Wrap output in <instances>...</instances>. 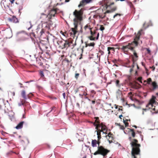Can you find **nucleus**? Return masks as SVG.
Instances as JSON below:
<instances>
[{
  "label": "nucleus",
  "mask_w": 158,
  "mask_h": 158,
  "mask_svg": "<svg viewBox=\"0 0 158 158\" xmlns=\"http://www.w3.org/2000/svg\"><path fill=\"white\" fill-rule=\"evenodd\" d=\"M83 9L81 8L79 10H75L73 12V15L75 17L73 19L74 26V27L72 28L71 30L70 31V34L72 36H75L78 31L77 30L78 24L79 21H81L83 19Z\"/></svg>",
  "instance_id": "1"
},
{
  "label": "nucleus",
  "mask_w": 158,
  "mask_h": 158,
  "mask_svg": "<svg viewBox=\"0 0 158 158\" xmlns=\"http://www.w3.org/2000/svg\"><path fill=\"white\" fill-rule=\"evenodd\" d=\"M93 0H82L78 5V7H83L87 4L89 3L92 2Z\"/></svg>",
  "instance_id": "9"
},
{
  "label": "nucleus",
  "mask_w": 158,
  "mask_h": 158,
  "mask_svg": "<svg viewBox=\"0 0 158 158\" xmlns=\"http://www.w3.org/2000/svg\"><path fill=\"white\" fill-rule=\"evenodd\" d=\"M97 141L96 140H92L91 145L93 147H97Z\"/></svg>",
  "instance_id": "17"
},
{
  "label": "nucleus",
  "mask_w": 158,
  "mask_h": 158,
  "mask_svg": "<svg viewBox=\"0 0 158 158\" xmlns=\"http://www.w3.org/2000/svg\"><path fill=\"white\" fill-rule=\"evenodd\" d=\"M94 124H101V123H100V122H99V118L98 117H97L96 118V119L95 120V123H94Z\"/></svg>",
  "instance_id": "26"
},
{
  "label": "nucleus",
  "mask_w": 158,
  "mask_h": 158,
  "mask_svg": "<svg viewBox=\"0 0 158 158\" xmlns=\"http://www.w3.org/2000/svg\"><path fill=\"white\" fill-rule=\"evenodd\" d=\"M131 63V61L130 60H127V61L126 62L125 64L127 65L126 66L127 67H130V65H129Z\"/></svg>",
  "instance_id": "29"
},
{
  "label": "nucleus",
  "mask_w": 158,
  "mask_h": 158,
  "mask_svg": "<svg viewBox=\"0 0 158 158\" xmlns=\"http://www.w3.org/2000/svg\"><path fill=\"white\" fill-rule=\"evenodd\" d=\"M94 126H96V129L98 130L97 131V135H101V132H102L103 133L107 134V128L106 126L102 123L101 124H94Z\"/></svg>",
  "instance_id": "4"
},
{
  "label": "nucleus",
  "mask_w": 158,
  "mask_h": 158,
  "mask_svg": "<svg viewBox=\"0 0 158 158\" xmlns=\"http://www.w3.org/2000/svg\"><path fill=\"white\" fill-rule=\"evenodd\" d=\"M32 27V25H31L30 27L28 28V29L29 30L30 29H31V28Z\"/></svg>",
  "instance_id": "61"
},
{
  "label": "nucleus",
  "mask_w": 158,
  "mask_h": 158,
  "mask_svg": "<svg viewBox=\"0 0 158 158\" xmlns=\"http://www.w3.org/2000/svg\"><path fill=\"white\" fill-rule=\"evenodd\" d=\"M110 152L109 150L105 148L103 146H98L97 150L94 153V155H100L104 157H105Z\"/></svg>",
  "instance_id": "3"
},
{
  "label": "nucleus",
  "mask_w": 158,
  "mask_h": 158,
  "mask_svg": "<svg viewBox=\"0 0 158 158\" xmlns=\"http://www.w3.org/2000/svg\"><path fill=\"white\" fill-rule=\"evenodd\" d=\"M147 52L148 54H150L151 51L149 48H146Z\"/></svg>",
  "instance_id": "39"
},
{
  "label": "nucleus",
  "mask_w": 158,
  "mask_h": 158,
  "mask_svg": "<svg viewBox=\"0 0 158 158\" xmlns=\"http://www.w3.org/2000/svg\"><path fill=\"white\" fill-rule=\"evenodd\" d=\"M148 106V104L146 105V107H148L149 109H151V108L152 109L153 107V104H152V106Z\"/></svg>",
  "instance_id": "40"
},
{
  "label": "nucleus",
  "mask_w": 158,
  "mask_h": 158,
  "mask_svg": "<svg viewBox=\"0 0 158 158\" xmlns=\"http://www.w3.org/2000/svg\"><path fill=\"white\" fill-rule=\"evenodd\" d=\"M115 106H115V109H117L118 108V106H117L116 105H115Z\"/></svg>",
  "instance_id": "62"
},
{
  "label": "nucleus",
  "mask_w": 158,
  "mask_h": 158,
  "mask_svg": "<svg viewBox=\"0 0 158 158\" xmlns=\"http://www.w3.org/2000/svg\"><path fill=\"white\" fill-rule=\"evenodd\" d=\"M36 63L37 64L40 66H42L43 64V63L42 62L41 60L40 59H37Z\"/></svg>",
  "instance_id": "20"
},
{
  "label": "nucleus",
  "mask_w": 158,
  "mask_h": 158,
  "mask_svg": "<svg viewBox=\"0 0 158 158\" xmlns=\"http://www.w3.org/2000/svg\"><path fill=\"white\" fill-rule=\"evenodd\" d=\"M110 50L113 51V52H115V48L113 47H108L107 48V51L108 52V54H110Z\"/></svg>",
  "instance_id": "19"
},
{
  "label": "nucleus",
  "mask_w": 158,
  "mask_h": 158,
  "mask_svg": "<svg viewBox=\"0 0 158 158\" xmlns=\"http://www.w3.org/2000/svg\"><path fill=\"white\" fill-rule=\"evenodd\" d=\"M36 35L34 33H32V34L35 38H36V36L38 37H40L44 33V29L40 28H37L36 29Z\"/></svg>",
  "instance_id": "8"
},
{
  "label": "nucleus",
  "mask_w": 158,
  "mask_h": 158,
  "mask_svg": "<svg viewBox=\"0 0 158 158\" xmlns=\"http://www.w3.org/2000/svg\"><path fill=\"white\" fill-rule=\"evenodd\" d=\"M143 110H144L145 111H146L147 110H148V109H143Z\"/></svg>",
  "instance_id": "59"
},
{
  "label": "nucleus",
  "mask_w": 158,
  "mask_h": 158,
  "mask_svg": "<svg viewBox=\"0 0 158 158\" xmlns=\"http://www.w3.org/2000/svg\"><path fill=\"white\" fill-rule=\"evenodd\" d=\"M123 122L125 124V127H127L128 126V123L127 122V121H128V120L126 119V120H124V119H123Z\"/></svg>",
  "instance_id": "31"
},
{
  "label": "nucleus",
  "mask_w": 158,
  "mask_h": 158,
  "mask_svg": "<svg viewBox=\"0 0 158 158\" xmlns=\"http://www.w3.org/2000/svg\"><path fill=\"white\" fill-rule=\"evenodd\" d=\"M81 29L80 30V32L82 33V27L81 26Z\"/></svg>",
  "instance_id": "56"
},
{
  "label": "nucleus",
  "mask_w": 158,
  "mask_h": 158,
  "mask_svg": "<svg viewBox=\"0 0 158 158\" xmlns=\"http://www.w3.org/2000/svg\"><path fill=\"white\" fill-rule=\"evenodd\" d=\"M151 85L152 86L151 88H150L151 90H154L158 88V85L156 81L152 82Z\"/></svg>",
  "instance_id": "12"
},
{
  "label": "nucleus",
  "mask_w": 158,
  "mask_h": 158,
  "mask_svg": "<svg viewBox=\"0 0 158 158\" xmlns=\"http://www.w3.org/2000/svg\"><path fill=\"white\" fill-rule=\"evenodd\" d=\"M15 0H10V1L11 2V3H12V4H13L14 3V2L15 1Z\"/></svg>",
  "instance_id": "53"
},
{
  "label": "nucleus",
  "mask_w": 158,
  "mask_h": 158,
  "mask_svg": "<svg viewBox=\"0 0 158 158\" xmlns=\"http://www.w3.org/2000/svg\"><path fill=\"white\" fill-rule=\"evenodd\" d=\"M89 26H88L87 25H86L85 26L84 28L85 29V30H86V29L87 28H89L90 29V27H89Z\"/></svg>",
  "instance_id": "36"
},
{
  "label": "nucleus",
  "mask_w": 158,
  "mask_h": 158,
  "mask_svg": "<svg viewBox=\"0 0 158 158\" xmlns=\"http://www.w3.org/2000/svg\"><path fill=\"white\" fill-rule=\"evenodd\" d=\"M80 75V74L79 73H75V78L77 80L78 78Z\"/></svg>",
  "instance_id": "33"
},
{
  "label": "nucleus",
  "mask_w": 158,
  "mask_h": 158,
  "mask_svg": "<svg viewBox=\"0 0 158 158\" xmlns=\"http://www.w3.org/2000/svg\"><path fill=\"white\" fill-rule=\"evenodd\" d=\"M40 75L41 76V77L43 78H44V73L43 71H40Z\"/></svg>",
  "instance_id": "28"
},
{
  "label": "nucleus",
  "mask_w": 158,
  "mask_h": 158,
  "mask_svg": "<svg viewBox=\"0 0 158 158\" xmlns=\"http://www.w3.org/2000/svg\"><path fill=\"white\" fill-rule=\"evenodd\" d=\"M152 79L151 78H149L147 79V81H144V82H147V83L148 84H150L151 82H152Z\"/></svg>",
  "instance_id": "24"
},
{
  "label": "nucleus",
  "mask_w": 158,
  "mask_h": 158,
  "mask_svg": "<svg viewBox=\"0 0 158 158\" xmlns=\"http://www.w3.org/2000/svg\"><path fill=\"white\" fill-rule=\"evenodd\" d=\"M150 68L152 69V71H154L155 69V67L154 66H153L152 67H150Z\"/></svg>",
  "instance_id": "38"
},
{
  "label": "nucleus",
  "mask_w": 158,
  "mask_h": 158,
  "mask_svg": "<svg viewBox=\"0 0 158 158\" xmlns=\"http://www.w3.org/2000/svg\"><path fill=\"white\" fill-rule=\"evenodd\" d=\"M116 9H117V7L116 6H115V7H114L112 8L110 10H111V12H113L115 11V10H116Z\"/></svg>",
  "instance_id": "34"
},
{
  "label": "nucleus",
  "mask_w": 158,
  "mask_h": 158,
  "mask_svg": "<svg viewBox=\"0 0 158 158\" xmlns=\"http://www.w3.org/2000/svg\"><path fill=\"white\" fill-rule=\"evenodd\" d=\"M59 42H60V43H62V42H63V41L61 40V41H59Z\"/></svg>",
  "instance_id": "63"
},
{
  "label": "nucleus",
  "mask_w": 158,
  "mask_h": 158,
  "mask_svg": "<svg viewBox=\"0 0 158 158\" xmlns=\"http://www.w3.org/2000/svg\"><path fill=\"white\" fill-rule=\"evenodd\" d=\"M114 2H112V3H111L110 4L107 5V6H111L114 5Z\"/></svg>",
  "instance_id": "43"
},
{
  "label": "nucleus",
  "mask_w": 158,
  "mask_h": 158,
  "mask_svg": "<svg viewBox=\"0 0 158 158\" xmlns=\"http://www.w3.org/2000/svg\"><path fill=\"white\" fill-rule=\"evenodd\" d=\"M121 15L120 14H116L114 16L113 18H114L115 17H116L117 16H120Z\"/></svg>",
  "instance_id": "37"
},
{
  "label": "nucleus",
  "mask_w": 158,
  "mask_h": 158,
  "mask_svg": "<svg viewBox=\"0 0 158 158\" xmlns=\"http://www.w3.org/2000/svg\"><path fill=\"white\" fill-rule=\"evenodd\" d=\"M82 87H83V86H81V87H79V88H78L77 89L76 91V93L78 91H79V89H80L81 88H82Z\"/></svg>",
  "instance_id": "51"
},
{
  "label": "nucleus",
  "mask_w": 158,
  "mask_h": 158,
  "mask_svg": "<svg viewBox=\"0 0 158 158\" xmlns=\"http://www.w3.org/2000/svg\"><path fill=\"white\" fill-rule=\"evenodd\" d=\"M130 130L131 131V135L132 136V137L133 138H134L135 137V133L134 131V129H130Z\"/></svg>",
  "instance_id": "21"
},
{
  "label": "nucleus",
  "mask_w": 158,
  "mask_h": 158,
  "mask_svg": "<svg viewBox=\"0 0 158 158\" xmlns=\"http://www.w3.org/2000/svg\"><path fill=\"white\" fill-rule=\"evenodd\" d=\"M111 12V10H107L106 11L105 13V14H106V13H110Z\"/></svg>",
  "instance_id": "48"
},
{
  "label": "nucleus",
  "mask_w": 158,
  "mask_h": 158,
  "mask_svg": "<svg viewBox=\"0 0 158 158\" xmlns=\"http://www.w3.org/2000/svg\"><path fill=\"white\" fill-rule=\"evenodd\" d=\"M87 95L88 94L85 92L83 94H80L79 95L81 98H84L85 99H87L89 101H90V99L87 96Z\"/></svg>",
  "instance_id": "14"
},
{
  "label": "nucleus",
  "mask_w": 158,
  "mask_h": 158,
  "mask_svg": "<svg viewBox=\"0 0 158 158\" xmlns=\"http://www.w3.org/2000/svg\"><path fill=\"white\" fill-rule=\"evenodd\" d=\"M96 102L97 104H100V100L99 99L97 100L96 101Z\"/></svg>",
  "instance_id": "47"
},
{
  "label": "nucleus",
  "mask_w": 158,
  "mask_h": 158,
  "mask_svg": "<svg viewBox=\"0 0 158 158\" xmlns=\"http://www.w3.org/2000/svg\"><path fill=\"white\" fill-rule=\"evenodd\" d=\"M21 95L23 99H27V97L26 95V92L24 90L22 91Z\"/></svg>",
  "instance_id": "18"
},
{
  "label": "nucleus",
  "mask_w": 158,
  "mask_h": 158,
  "mask_svg": "<svg viewBox=\"0 0 158 158\" xmlns=\"http://www.w3.org/2000/svg\"><path fill=\"white\" fill-rule=\"evenodd\" d=\"M155 98L156 97L155 96H152V98L150 100L147 106H152V104H154L155 102Z\"/></svg>",
  "instance_id": "15"
},
{
  "label": "nucleus",
  "mask_w": 158,
  "mask_h": 158,
  "mask_svg": "<svg viewBox=\"0 0 158 158\" xmlns=\"http://www.w3.org/2000/svg\"><path fill=\"white\" fill-rule=\"evenodd\" d=\"M91 102H92V103L93 104H95V102H95V99H94V100L92 101Z\"/></svg>",
  "instance_id": "49"
},
{
  "label": "nucleus",
  "mask_w": 158,
  "mask_h": 158,
  "mask_svg": "<svg viewBox=\"0 0 158 158\" xmlns=\"http://www.w3.org/2000/svg\"><path fill=\"white\" fill-rule=\"evenodd\" d=\"M4 105V102L2 99H0V109H1L2 106Z\"/></svg>",
  "instance_id": "30"
},
{
  "label": "nucleus",
  "mask_w": 158,
  "mask_h": 158,
  "mask_svg": "<svg viewBox=\"0 0 158 158\" xmlns=\"http://www.w3.org/2000/svg\"><path fill=\"white\" fill-rule=\"evenodd\" d=\"M132 94V93L131 92H130L128 93V94L129 95H131Z\"/></svg>",
  "instance_id": "58"
},
{
  "label": "nucleus",
  "mask_w": 158,
  "mask_h": 158,
  "mask_svg": "<svg viewBox=\"0 0 158 158\" xmlns=\"http://www.w3.org/2000/svg\"><path fill=\"white\" fill-rule=\"evenodd\" d=\"M24 101H22V103L23 105L24 104Z\"/></svg>",
  "instance_id": "64"
},
{
  "label": "nucleus",
  "mask_w": 158,
  "mask_h": 158,
  "mask_svg": "<svg viewBox=\"0 0 158 158\" xmlns=\"http://www.w3.org/2000/svg\"><path fill=\"white\" fill-rule=\"evenodd\" d=\"M123 116L122 114H121L119 116V118L121 119H122L121 117H122Z\"/></svg>",
  "instance_id": "55"
},
{
  "label": "nucleus",
  "mask_w": 158,
  "mask_h": 158,
  "mask_svg": "<svg viewBox=\"0 0 158 158\" xmlns=\"http://www.w3.org/2000/svg\"><path fill=\"white\" fill-rule=\"evenodd\" d=\"M24 122L23 121L20 122L17 125L16 127L15 128L16 129H19L22 128L23 127V125Z\"/></svg>",
  "instance_id": "16"
},
{
  "label": "nucleus",
  "mask_w": 158,
  "mask_h": 158,
  "mask_svg": "<svg viewBox=\"0 0 158 158\" xmlns=\"http://www.w3.org/2000/svg\"><path fill=\"white\" fill-rule=\"evenodd\" d=\"M141 32L139 31L137 35L136 36L134 40L131 43H129L128 45L123 46L122 48H119L124 52H127L129 50H133L135 47L138 45V41L139 39V36L141 35Z\"/></svg>",
  "instance_id": "2"
},
{
  "label": "nucleus",
  "mask_w": 158,
  "mask_h": 158,
  "mask_svg": "<svg viewBox=\"0 0 158 158\" xmlns=\"http://www.w3.org/2000/svg\"><path fill=\"white\" fill-rule=\"evenodd\" d=\"M8 20L10 22L15 23H16L19 22L18 19L15 16H13L11 18H9Z\"/></svg>",
  "instance_id": "13"
},
{
  "label": "nucleus",
  "mask_w": 158,
  "mask_h": 158,
  "mask_svg": "<svg viewBox=\"0 0 158 158\" xmlns=\"http://www.w3.org/2000/svg\"><path fill=\"white\" fill-rule=\"evenodd\" d=\"M142 79V77H139L138 78V80L140 82H141V81Z\"/></svg>",
  "instance_id": "45"
},
{
  "label": "nucleus",
  "mask_w": 158,
  "mask_h": 158,
  "mask_svg": "<svg viewBox=\"0 0 158 158\" xmlns=\"http://www.w3.org/2000/svg\"><path fill=\"white\" fill-rule=\"evenodd\" d=\"M60 11H59V9L57 8H53L49 12L48 15L50 17H51V19L52 17H54L55 15L56 14L59 13Z\"/></svg>",
  "instance_id": "7"
},
{
  "label": "nucleus",
  "mask_w": 158,
  "mask_h": 158,
  "mask_svg": "<svg viewBox=\"0 0 158 158\" xmlns=\"http://www.w3.org/2000/svg\"><path fill=\"white\" fill-rule=\"evenodd\" d=\"M119 81L118 80H116V85L117 86H118V84H119Z\"/></svg>",
  "instance_id": "46"
},
{
  "label": "nucleus",
  "mask_w": 158,
  "mask_h": 158,
  "mask_svg": "<svg viewBox=\"0 0 158 158\" xmlns=\"http://www.w3.org/2000/svg\"><path fill=\"white\" fill-rule=\"evenodd\" d=\"M100 29L101 31H103L105 29V28L103 25H101L100 26Z\"/></svg>",
  "instance_id": "35"
},
{
  "label": "nucleus",
  "mask_w": 158,
  "mask_h": 158,
  "mask_svg": "<svg viewBox=\"0 0 158 158\" xmlns=\"http://www.w3.org/2000/svg\"><path fill=\"white\" fill-rule=\"evenodd\" d=\"M69 1V0H65V2H68Z\"/></svg>",
  "instance_id": "60"
},
{
  "label": "nucleus",
  "mask_w": 158,
  "mask_h": 158,
  "mask_svg": "<svg viewBox=\"0 0 158 158\" xmlns=\"http://www.w3.org/2000/svg\"><path fill=\"white\" fill-rule=\"evenodd\" d=\"M106 137L108 139L110 143H112V140L114 139L113 135L110 132L107 135H106Z\"/></svg>",
  "instance_id": "11"
},
{
  "label": "nucleus",
  "mask_w": 158,
  "mask_h": 158,
  "mask_svg": "<svg viewBox=\"0 0 158 158\" xmlns=\"http://www.w3.org/2000/svg\"><path fill=\"white\" fill-rule=\"evenodd\" d=\"M46 27L48 28V30L50 29H51L50 26L48 24L46 25Z\"/></svg>",
  "instance_id": "41"
},
{
  "label": "nucleus",
  "mask_w": 158,
  "mask_h": 158,
  "mask_svg": "<svg viewBox=\"0 0 158 158\" xmlns=\"http://www.w3.org/2000/svg\"><path fill=\"white\" fill-rule=\"evenodd\" d=\"M117 124L119 126L120 129L123 130L125 129V127L117 123Z\"/></svg>",
  "instance_id": "32"
},
{
  "label": "nucleus",
  "mask_w": 158,
  "mask_h": 158,
  "mask_svg": "<svg viewBox=\"0 0 158 158\" xmlns=\"http://www.w3.org/2000/svg\"><path fill=\"white\" fill-rule=\"evenodd\" d=\"M97 141V144L98 146H100L101 145H100V142L99 141V140H98Z\"/></svg>",
  "instance_id": "44"
},
{
  "label": "nucleus",
  "mask_w": 158,
  "mask_h": 158,
  "mask_svg": "<svg viewBox=\"0 0 158 158\" xmlns=\"http://www.w3.org/2000/svg\"><path fill=\"white\" fill-rule=\"evenodd\" d=\"M118 110H121V111H123V109H121L120 108H119L118 109Z\"/></svg>",
  "instance_id": "57"
},
{
  "label": "nucleus",
  "mask_w": 158,
  "mask_h": 158,
  "mask_svg": "<svg viewBox=\"0 0 158 158\" xmlns=\"http://www.w3.org/2000/svg\"><path fill=\"white\" fill-rule=\"evenodd\" d=\"M98 140H99L101 138V135H98Z\"/></svg>",
  "instance_id": "50"
},
{
  "label": "nucleus",
  "mask_w": 158,
  "mask_h": 158,
  "mask_svg": "<svg viewBox=\"0 0 158 158\" xmlns=\"http://www.w3.org/2000/svg\"><path fill=\"white\" fill-rule=\"evenodd\" d=\"M132 51L133 52V54L131 55V56L132 58L133 64L131 65V66H132V67H134V65L135 64V62L138 60V56L136 51L134 50V49H133V50H132Z\"/></svg>",
  "instance_id": "6"
},
{
  "label": "nucleus",
  "mask_w": 158,
  "mask_h": 158,
  "mask_svg": "<svg viewBox=\"0 0 158 158\" xmlns=\"http://www.w3.org/2000/svg\"><path fill=\"white\" fill-rule=\"evenodd\" d=\"M65 42L61 46V48L62 49H64L65 48H68L69 47L70 45L72 44V42L71 41H69V40H64Z\"/></svg>",
  "instance_id": "10"
},
{
  "label": "nucleus",
  "mask_w": 158,
  "mask_h": 158,
  "mask_svg": "<svg viewBox=\"0 0 158 158\" xmlns=\"http://www.w3.org/2000/svg\"><path fill=\"white\" fill-rule=\"evenodd\" d=\"M99 33H98L97 34V35L96 37V40H98V39L99 36Z\"/></svg>",
  "instance_id": "42"
},
{
  "label": "nucleus",
  "mask_w": 158,
  "mask_h": 158,
  "mask_svg": "<svg viewBox=\"0 0 158 158\" xmlns=\"http://www.w3.org/2000/svg\"><path fill=\"white\" fill-rule=\"evenodd\" d=\"M95 45V44L94 42L91 43L89 44H86L85 47H87V46H92L94 47Z\"/></svg>",
  "instance_id": "22"
},
{
  "label": "nucleus",
  "mask_w": 158,
  "mask_h": 158,
  "mask_svg": "<svg viewBox=\"0 0 158 158\" xmlns=\"http://www.w3.org/2000/svg\"><path fill=\"white\" fill-rule=\"evenodd\" d=\"M60 33H61V34H62L63 35H64V36H66V35L64 34V32H63L62 31H61Z\"/></svg>",
  "instance_id": "54"
},
{
  "label": "nucleus",
  "mask_w": 158,
  "mask_h": 158,
  "mask_svg": "<svg viewBox=\"0 0 158 158\" xmlns=\"http://www.w3.org/2000/svg\"><path fill=\"white\" fill-rule=\"evenodd\" d=\"M91 92L92 94L90 95V96L92 98H94L95 94H96V92L94 90H92Z\"/></svg>",
  "instance_id": "25"
},
{
  "label": "nucleus",
  "mask_w": 158,
  "mask_h": 158,
  "mask_svg": "<svg viewBox=\"0 0 158 158\" xmlns=\"http://www.w3.org/2000/svg\"><path fill=\"white\" fill-rule=\"evenodd\" d=\"M40 18L41 19V22L44 23H47L49 22H51V17L49 16L48 15H47L44 13L41 14Z\"/></svg>",
  "instance_id": "5"
},
{
  "label": "nucleus",
  "mask_w": 158,
  "mask_h": 158,
  "mask_svg": "<svg viewBox=\"0 0 158 158\" xmlns=\"http://www.w3.org/2000/svg\"><path fill=\"white\" fill-rule=\"evenodd\" d=\"M88 38L90 40H96V37H94L91 35L89 36Z\"/></svg>",
  "instance_id": "27"
},
{
  "label": "nucleus",
  "mask_w": 158,
  "mask_h": 158,
  "mask_svg": "<svg viewBox=\"0 0 158 158\" xmlns=\"http://www.w3.org/2000/svg\"><path fill=\"white\" fill-rule=\"evenodd\" d=\"M63 98L64 99H65V94L64 93H63Z\"/></svg>",
  "instance_id": "52"
},
{
  "label": "nucleus",
  "mask_w": 158,
  "mask_h": 158,
  "mask_svg": "<svg viewBox=\"0 0 158 158\" xmlns=\"http://www.w3.org/2000/svg\"><path fill=\"white\" fill-rule=\"evenodd\" d=\"M92 30V28H90V34H91V36H94V37H95V35L96 34V31H92L91 30Z\"/></svg>",
  "instance_id": "23"
}]
</instances>
